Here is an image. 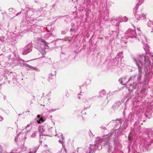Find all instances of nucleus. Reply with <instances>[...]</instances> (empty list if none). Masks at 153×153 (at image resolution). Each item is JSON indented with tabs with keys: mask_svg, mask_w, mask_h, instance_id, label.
Here are the masks:
<instances>
[{
	"mask_svg": "<svg viewBox=\"0 0 153 153\" xmlns=\"http://www.w3.org/2000/svg\"><path fill=\"white\" fill-rule=\"evenodd\" d=\"M65 153H66V152H65Z\"/></svg>",
	"mask_w": 153,
	"mask_h": 153,
	"instance_id": "43",
	"label": "nucleus"
},
{
	"mask_svg": "<svg viewBox=\"0 0 153 153\" xmlns=\"http://www.w3.org/2000/svg\"><path fill=\"white\" fill-rule=\"evenodd\" d=\"M74 30V29H72V28H71V29H70V30H71V31H73V30Z\"/></svg>",
	"mask_w": 153,
	"mask_h": 153,
	"instance_id": "36",
	"label": "nucleus"
},
{
	"mask_svg": "<svg viewBox=\"0 0 153 153\" xmlns=\"http://www.w3.org/2000/svg\"><path fill=\"white\" fill-rule=\"evenodd\" d=\"M56 75V71L54 72L53 73V74L52 73H50L49 74V78L50 79H53V78L55 77V76Z\"/></svg>",
	"mask_w": 153,
	"mask_h": 153,
	"instance_id": "18",
	"label": "nucleus"
},
{
	"mask_svg": "<svg viewBox=\"0 0 153 153\" xmlns=\"http://www.w3.org/2000/svg\"><path fill=\"white\" fill-rule=\"evenodd\" d=\"M114 146L112 147L113 152L119 153H123L121 151L122 149V145L119 142L116 141L115 140L114 141Z\"/></svg>",
	"mask_w": 153,
	"mask_h": 153,
	"instance_id": "5",
	"label": "nucleus"
},
{
	"mask_svg": "<svg viewBox=\"0 0 153 153\" xmlns=\"http://www.w3.org/2000/svg\"><path fill=\"white\" fill-rule=\"evenodd\" d=\"M138 2L137 3V5H141L142 3H143L144 1V0H138Z\"/></svg>",
	"mask_w": 153,
	"mask_h": 153,
	"instance_id": "23",
	"label": "nucleus"
},
{
	"mask_svg": "<svg viewBox=\"0 0 153 153\" xmlns=\"http://www.w3.org/2000/svg\"><path fill=\"white\" fill-rule=\"evenodd\" d=\"M147 25L148 27H152L151 32V33L153 32V20H149L148 22Z\"/></svg>",
	"mask_w": 153,
	"mask_h": 153,
	"instance_id": "14",
	"label": "nucleus"
},
{
	"mask_svg": "<svg viewBox=\"0 0 153 153\" xmlns=\"http://www.w3.org/2000/svg\"><path fill=\"white\" fill-rule=\"evenodd\" d=\"M100 39H102V37H101V38H100Z\"/></svg>",
	"mask_w": 153,
	"mask_h": 153,
	"instance_id": "42",
	"label": "nucleus"
},
{
	"mask_svg": "<svg viewBox=\"0 0 153 153\" xmlns=\"http://www.w3.org/2000/svg\"><path fill=\"white\" fill-rule=\"evenodd\" d=\"M78 98H79V99H80V97H78Z\"/></svg>",
	"mask_w": 153,
	"mask_h": 153,
	"instance_id": "39",
	"label": "nucleus"
},
{
	"mask_svg": "<svg viewBox=\"0 0 153 153\" xmlns=\"http://www.w3.org/2000/svg\"><path fill=\"white\" fill-rule=\"evenodd\" d=\"M54 131H55V129H53V132H54Z\"/></svg>",
	"mask_w": 153,
	"mask_h": 153,
	"instance_id": "38",
	"label": "nucleus"
},
{
	"mask_svg": "<svg viewBox=\"0 0 153 153\" xmlns=\"http://www.w3.org/2000/svg\"><path fill=\"white\" fill-rule=\"evenodd\" d=\"M100 128L102 129H103V130H105L106 129V128H105V127L104 126H101Z\"/></svg>",
	"mask_w": 153,
	"mask_h": 153,
	"instance_id": "29",
	"label": "nucleus"
},
{
	"mask_svg": "<svg viewBox=\"0 0 153 153\" xmlns=\"http://www.w3.org/2000/svg\"><path fill=\"white\" fill-rule=\"evenodd\" d=\"M137 31L138 32H139V35L140 34H142L141 33V30H140V28H137Z\"/></svg>",
	"mask_w": 153,
	"mask_h": 153,
	"instance_id": "27",
	"label": "nucleus"
},
{
	"mask_svg": "<svg viewBox=\"0 0 153 153\" xmlns=\"http://www.w3.org/2000/svg\"><path fill=\"white\" fill-rule=\"evenodd\" d=\"M50 136V137H52L53 136H57L58 137H61L62 138L60 139L59 140V143H61V144H62V146L63 147V144L64 143L63 140H64V138L63 137L62 134L61 133H60L59 134H57L56 135H55L54 134H53V135L52 134L51 135L50 134V135H48V136Z\"/></svg>",
	"mask_w": 153,
	"mask_h": 153,
	"instance_id": "10",
	"label": "nucleus"
},
{
	"mask_svg": "<svg viewBox=\"0 0 153 153\" xmlns=\"http://www.w3.org/2000/svg\"><path fill=\"white\" fill-rule=\"evenodd\" d=\"M66 33V32L65 31H62V34H65Z\"/></svg>",
	"mask_w": 153,
	"mask_h": 153,
	"instance_id": "32",
	"label": "nucleus"
},
{
	"mask_svg": "<svg viewBox=\"0 0 153 153\" xmlns=\"http://www.w3.org/2000/svg\"><path fill=\"white\" fill-rule=\"evenodd\" d=\"M132 133H130L129 134V136H128V139H129V140H132L133 139V137H132L131 136V134Z\"/></svg>",
	"mask_w": 153,
	"mask_h": 153,
	"instance_id": "26",
	"label": "nucleus"
},
{
	"mask_svg": "<svg viewBox=\"0 0 153 153\" xmlns=\"http://www.w3.org/2000/svg\"><path fill=\"white\" fill-rule=\"evenodd\" d=\"M56 110V109H53L51 110H48V112H51L52 111H54Z\"/></svg>",
	"mask_w": 153,
	"mask_h": 153,
	"instance_id": "28",
	"label": "nucleus"
},
{
	"mask_svg": "<svg viewBox=\"0 0 153 153\" xmlns=\"http://www.w3.org/2000/svg\"><path fill=\"white\" fill-rule=\"evenodd\" d=\"M123 53L122 52H120L117 56L116 59H118V61H121L122 58L123 57Z\"/></svg>",
	"mask_w": 153,
	"mask_h": 153,
	"instance_id": "12",
	"label": "nucleus"
},
{
	"mask_svg": "<svg viewBox=\"0 0 153 153\" xmlns=\"http://www.w3.org/2000/svg\"><path fill=\"white\" fill-rule=\"evenodd\" d=\"M124 43H126V42H124Z\"/></svg>",
	"mask_w": 153,
	"mask_h": 153,
	"instance_id": "44",
	"label": "nucleus"
},
{
	"mask_svg": "<svg viewBox=\"0 0 153 153\" xmlns=\"http://www.w3.org/2000/svg\"><path fill=\"white\" fill-rule=\"evenodd\" d=\"M27 66H28L29 68H33H33H34V67H32V66H30V65H27Z\"/></svg>",
	"mask_w": 153,
	"mask_h": 153,
	"instance_id": "31",
	"label": "nucleus"
},
{
	"mask_svg": "<svg viewBox=\"0 0 153 153\" xmlns=\"http://www.w3.org/2000/svg\"><path fill=\"white\" fill-rule=\"evenodd\" d=\"M106 93L105 91L104 90H101L99 94L100 95L105 94Z\"/></svg>",
	"mask_w": 153,
	"mask_h": 153,
	"instance_id": "25",
	"label": "nucleus"
},
{
	"mask_svg": "<svg viewBox=\"0 0 153 153\" xmlns=\"http://www.w3.org/2000/svg\"><path fill=\"white\" fill-rule=\"evenodd\" d=\"M44 120H43L42 117L40 118L39 120H37L38 123H42L44 121Z\"/></svg>",
	"mask_w": 153,
	"mask_h": 153,
	"instance_id": "24",
	"label": "nucleus"
},
{
	"mask_svg": "<svg viewBox=\"0 0 153 153\" xmlns=\"http://www.w3.org/2000/svg\"><path fill=\"white\" fill-rule=\"evenodd\" d=\"M110 139L109 136L108 137H107L105 138L104 139L102 140V138H101L100 137H97L95 140V142L96 144L94 145H96V147L97 148V146L99 145H100V144H98L99 143H102L103 141L105 142L104 144L105 145L107 143H108V142ZM101 146V145L100 144Z\"/></svg>",
	"mask_w": 153,
	"mask_h": 153,
	"instance_id": "7",
	"label": "nucleus"
},
{
	"mask_svg": "<svg viewBox=\"0 0 153 153\" xmlns=\"http://www.w3.org/2000/svg\"><path fill=\"white\" fill-rule=\"evenodd\" d=\"M128 126V124L127 123V121L126 120L124 124H123V127H121L122 128H123V129H124V130Z\"/></svg>",
	"mask_w": 153,
	"mask_h": 153,
	"instance_id": "20",
	"label": "nucleus"
},
{
	"mask_svg": "<svg viewBox=\"0 0 153 153\" xmlns=\"http://www.w3.org/2000/svg\"><path fill=\"white\" fill-rule=\"evenodd\" d=\"M29 153H32V152H29Z\"/></svg>",
	"mask_w": 153,
	"mask_h": 153,
	"instance_id": "41",
	"label": "nucleus"
},
{
	"mask_svg": "<svg viewBox=\"0 0 153 153\" xmlns=\"http://www.w3.org/2000/svg\"><path fill=\"white\" fill-rule=\"evenodd\" d=\"M112 32L113 33V34L114 35H115L116 37H117L118 36L119 34L118 28H117V31H113Z\"/></svg>",
	"mask_w": 153,
	"mask_h": 153,
	"instance_id": "19",
	"label": "nucleus"
},
{
	"mask_svg": "<svg viewBox=\"0 0 153 153\" xmlns=\"http://www.w3.org/2000/svg\"><path fill=\"white\" fill-rule=\"evenodd\" d=\"M135 9V11L134 12V13L135 17L137 18V20H139L142 18L144 19L145 18L146 15L145 14L142 13L141 11L137 10V7Z\"/></svg>",
	"mask_w": 153,
	"mask_h": 153,
	"instance_id": "8",
	"label": "nucleus"
},
{
	"mask_svg": "<svg viewBox=\"0 0 153 153\" xmlns=\"http://www.w3.org/2000/svg\"><path fill=\"white\" fill-rule=\"evenodd\" d=\"M111 23L114 25L117 26V27H119V21L117 20L114 19H113L111 20Z\"/></svg>",
	"mask_w": 153,
	"mask_h": 153,
	"instance_id": "13",
	"label": "nucleus"
},
{
	"mask_svg": "<svg viewBox=\"0 0 153 153\" xmlns=\"http://www.w3.org/2000/svg\"><path fill=\"white\" fill-rule=\"evenodd\" d=\"M2 146L0 145V152H1L2 151Z\"/></svg>",
	"mask_w": 153,
	"mask_h": 153,
	"instance_id": "30",
	"label": "nucleus"
},
{
	"mask_svg": "<svg viewBox=\"0 0 153 153\" xmlns=\"http://www.w3.org/2000/svg\"><path fill=\"white\" fill-rule=\"evenodd\" d=\"M122 120H113L111 122V123H113L114 124H117V125L119 126H120L121 125V123Z\"/></svg>",
	"mask_w": 153,
	"mask_h": 153,
	"instance_id": "15",
	"label": "nucleus"
},
{
	"mask_svg": "<svg viewBox=\"0 0 153 153\" xmlns=\"http://www.w3.org/2000/svg\"><path fill=\"white\" fill-rule=\"evenodd\" d=\"M138 40L141 41L143 45V48L145 51L148 50L149 47L147 44V40L146 36L143 34H142L138 36Z\"/></svg>",
	"mask_w": 153,
	"mask_h": 153,
	"instance_id": "4",
	"label": "nucleus"
},
{
	"mask_svg": "<svg viewBox=\"0 0 153 153\" xmlns=\"http://www.w3.org/2000/svg\"><path fill=\"white\" fill-rule=\"evenodd\" d=\"M106 6H107V2H106Z\"/></svg>",
	"mask_w": 153,
	"mask_h": 153,
	"instance_id": "40",
	"label": "nucleus"
},
{
	"mask_svg": "<svg viewBox=\"0 0 153 153\" xmlns=\"http://www.w3.org/2000/svg\"><path fill=\"white\" fill-rule=\"evenodd\" d=\"M125 109H124V111H125Z\"/></svg>",
	"mask_w": 153,
	"mask_h": 153,
	"instance_id": "45",
	"label": "nucleus"
},
{
	"mask_svg": "<svg viewBox=\"0 0 153 153\" xmlns=\"http://www.w3.org/2000/svg\"><path fill=\"white\" fill-rule=\"evenodd\" d=\"M134 62L138 68V74L137 75L132 76L130 77L129 80L126 81V78L124 77L119 79V81L123 85H124L130 80L132 84L130 85L129 89H138L140 86L142 82L141 79L143 76L142 70H144L145 73V81L146 79L151 78L153 73L152 70L153 68V56L150 54H142L137 56L133 58Z\"/></svg>",
	"mask_w": 153,
	"mask_h": 153,
	"instance_id": "1",
	"label": "nucleus"
},
{
	"mask_svg": "<svg viewBox=\"0 0 153 153\" xmlns=\"http://www.w3.org/2000/svg\"><path fill=\"white\" fill-rule=\"evenodd\" d=\"M108 153H118L116 152H113V150L112 149V147L110 145H108Z\"/></svg>",
	"mask_w": 153,
	"mask_h": 153,
	"instance_id": "17",
	"label": "nucleus"
},
{
	"mask_svg": "<svg viewBox=\"0 0 153 153\" xmlns=\"http://www.w3.org/2000/svg\"><path fill=\"white\" fill-rule=\"evenodd\" d=\"M85 105L84 107L85 109L89 108L90 107V104L88 102V101L85 100L84 101Z\"/></svg>",
	"mask_w": 153,
	"mask_h": 153,
	"instance_id": "16",
	"label": "nucleus"
},
{
	"mask_svg": "<svg viewBox=\"0 0 153 153\" xmlns=\"http://www.w3.org/2000/svg\"><path fill=\"white\" fill-rule=\"evenodd\" d=\"M128 20V18L126 16H124L122 18L121 21L122 22H126Z\"/></svg>",
	"mask_w": 153,
	"mask_h": 153,
	"instance_id": "21",
	"label": "nucleus"
},
{
	"mask_svg": "<svg viewBox=\"0 0 153 153\" xmlns=\"http://www.w3.org/2000/svg\"><path fill=\"white\" fill-rule=\"evenodd\" d=\"M40 115H37V117L38 118H40Z\"/></svg>",
	"mask_w": 153,
	"mask_h": 153,
	"instance_id": "34",
	"label": "nucleus"
},
{
	"mask_svg": "<svg viewBox=\"0 0 153 153\" xmlns=\"http://www.w3.org/2000/svg\"><path fill=\"white\" fill-rule=\"evenodd\" d=\"M151 99L153 101V96L151 97Z\"/></svg>",
	"mask_w": 153,
	"mask_h": 153,
	"instance_id": "35",
	"label": "nucleus"
},
{
	"mask_svg": "<svg viewBox=\"0 0 153 153\" xmlns=\"http://www.w3.org/2000/svg\"><path fill=\"white\" fill-rule=\"evenodd\" d=\"M153 142V129H148L146 131V133L144 137L138 143L137 148L136 142H134L131 146H129L128 148L129 153H140L139 150H142L143 151L148 150V147L150 146Z\"/></svg>",
	"mask_w": 153,
	"mask_h": 153,
	"instance_id": "2",
	"label": "nucleus"
},
{
	"mask_svg": "<svg viewBox=\"0 0 153 153\" xmlns=\"http://www.w3.org/2000/svg\"><path fill=\"white\" fill-rule=\"evenodd\" d=\"M96 145H91L89 148L88 151H87L86 153H95L96 150H101L102 149V146L100 145H98L96 147Z\"/></svg>",
	"mask_w": 153,
	"mask_h": 153,
	"instance_id": "9",
	"label": "nucleus"
},
{
	"mask_svg": "<svg viewBox=\"0 0 153 153\" xmlns=\"http://www.w3.org/2000/svg\"><path fill=\"white\" fill-rule=\"evenodd\" d=\"M56 4H53L52 6V8L56 6Z\"/></svg>",
	"mask_w": 153,
	"mask_h": 153,
	"instance_id": "33",
	"label": "nucleus"
},
{
	"mask_svg": "<svg viewBox=\"0 0 153 153\" xmlns=\"http://www.w3.org/2000/svg\"><path fill=\"white\" fill-rule=\"evenodd\" d=\"M48 132H49V133H51V130H49V131H48ZM49 132H48L49 133Z\"/></svg>",
	"mask_w": 153,
	"mask_h": 153,
	"instance_id": "37",
	"label": "nucleus"
},
{
	"mask_svg": "<svg viewBox=\"0 0 153 153\" xmlns=\"http://www.w3.org/2000/svg\"><path fill=\"white\" fill-rule=\"evenodd\" d=\"M126 38H136V34L135 30L131 28L129 29L125 33Z\"/></svg>",
	"mask_w": 153,
	"mask_h": 153,
	"instance_id": "6",
	"label": "nucleus"
},
{
	"mask_svg": "<svg viewBox=\"0 0 153 153\" xmlns=\"http://www.w3.org/2000/svg\"><path fill=\"white\" fill-rule=\"evenodd\" d=\"M148 108L152 111H153V103H151L150 104V106H148Z\"/></svg>",
	"mask_w": 153,
	"mask_h": 153,
	"instance_id": "22",
	"label": "nucleus"
},
{
	"mask_svg": "<svg viewBox=\"0 0 153 153\" xmlns=\"http://www.w3.org/2000/svg\"><path fill=\"white\" fill-rule=\"evenodd\" d=\"M123 102V100L115 102L112 106V108L113 109H116L118 108L121 105L122 103Z\"/></svg>",
	"mask_w": 153,
	"mask_h": 153,
	"instance_id": "11",
	"label": "nucleus"
},
{
	"mask_svg": "<svg viewBox=\"0 0 153 153\" xmlns=\"http://www.w3.org/2000/svg\"><path fill=\"white\" fill-rule=\"evenodd\" d=\"M124 130V129H123V128H122L120 126L118 129L113 130L109 134L110 138V139L111 137L114 136L116 139L118 136H120L123 134Z\"/></svg>",
	"mask_w": 153,
	"mask_h": 153,
	"instance_id": "3",
	"label": "nucleus"
}]
</instances>
